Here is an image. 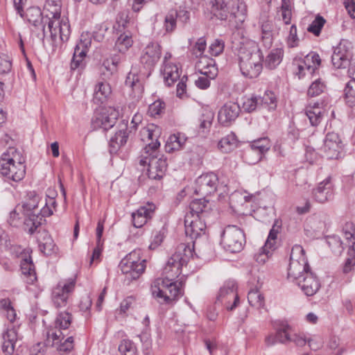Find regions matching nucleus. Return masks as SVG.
Masks as SVG:
<instances>
[{"instance_id": "9d476101", "label": "nucleus", "mask_w": 355, "mask_h": 355, "mask_svg": "<svg viewBox=\"0 0 355 355\" xmlns=\"http://www.w3.org/2000/svg\"><path fill=\"white\" fill-rule=\"evenodd\" d=\"M245 243V235L241 229L236 225L227 226L221 236V243L225 250L232 253L240 252Z\"/></svg>"}, {"instance_id": "473e14b6", "label": "nucleus", "mask_w": 355, "mask_h": 355, "mask_svg": "<svg viewBox=\"0 0 355 355\" xmlns=\"http://www.w3.org/2000/svg\"><path fill=\"white\" fill-rule=\"evenodd\" d=\"M119 59L116 57H112L105 59L101 68V77L103 80H109L113 74L117 71Z\"/></svg>"}, {"instance_id": "dca6fc26", "label": "nucleus", "mask_w": 355, "mask_h": 355, "mask_svg": "<svg viewBox=\"0 0 355 355\" xmlns=\"http://www.w3.org/2000/svg\"><path fill=\"white\" fill-rule=\"evenodd\" d=\"M241 112L240 106L234 102H227L218 111V119L220 124L228 126L239 116Z\"/></svg>"}, {"instance_id": "c03bdc74", "label": "nucleus", "mask_w": 355, "mask_h": 355, "mask_svg": "<svg viewBox=\"0 0 355 355\" xmlns=\"http://www.w3.org/2000/svg\"><path fill=\"white\" fill-rule=\"evenodd\" d=\"M214 118V113L211 110H205L200 119L199 131L202 132H209Z\"/></svg>"}, {"instance_id": "aec40b11", "label": "nucleus", "mask_w": 355, "mask_h": 355, "mask_svg": "<svg viewBox=\"0 0 355 355\" xmlns=\"http://www.w3.org/2000/svg\"><path fill=\"white\" fill-rule=\"evenodd\" d=\"M333 196L334 185L329 177L320 182L317 187L313 190V198L320 203H324L330 200Z\"/></svg>"}, {"instance_id": "c85d7f7f", "label": "nucleus", "mask_w": 355, "mask_h": 355, "mask_svg": "<svg viewBox=\"0 0 355 355\" xmlns=\"http://www.w3.org/2000/svg\"><path fill=\"white\" fill-rule=\"evenodd\" d=\"M291 327L286 324H282L281 327L278 328L275 333L268 334L265 338V343L267 346H272L277 343L284 344L288 342L289 338L288 331Z\"/></svg>"}, {"instance_id": "0e129e2a", "label": "nucleus", "mask_w": 355, "mask_h": 355, "mask_svg": "<svg viewBox=\"0 0 355 355\" xmlns=\"http://www.w3.org/2000/svg\"><path fill=\"white\" fill-rule=\"evenodd\" d=\"M343 232L346 240L351 241L355 239V227L352 223L349 222L345 223L343 227Z\"/></svg>"}, {"instance_id": "864d4df0", "label": "nucleus", "mask_w": 355, "mask_h": 355, "mask_svg": "<svg viewBox=\"0 0 355 355\" xmlns=\"http://www.w3.org/2000/svg\"><path fill=\"white\" fill-rule=\"evenodd\" d=\"M183 252L182 255L179 258V265L186 264L189 259L193 256V246L190 243H180L179 244V252Z\"/></svg>"}, {"instance_id": "ddd939ff", "label": "nucleus", "mask_w": 355, "mask_h": 355, "mask_svg": "<svg viewBox=\"0 0 355 355\" xmlns=\"http://www.w3.org/2000/svg\"><path fill=\"white\" fill-rule=\"evenodd\" d=\"M205 217L203 215L199 216L194 214H186L184 217L185 234L191 239L197 238L202 234H205L206 229Z\"/></svg>"}, {"instance_id": "3c124183", "label": "nucleus", "mask_w": 355, "mask_h": 355, "mask_svg": "<svg viewBox=\"0 0 355 355\" xmlns=\"http://www.w3.org/2000/svg\"><path fill=\"white\" fill-rule=\"evenodd\" d=\"M263 155L250 146L243 155L244 161L249 164H255L262 159Z\"/></svg>"}, {"instance_id": "0eeeda50", "label": "nucleus", "mask_w": 355, "mask_h": 355, "mask_svg": "<svg viewBox=\"0 0 355 355\" xmlns=\"http://www.w3.org/2000/svg\"><path fill=\"white\" fill-rule=\"evenodd\" d=\"M141 250L136 249L127 254L120 262L119 268L129 281L138 279L146 268V259H141Z\"/></svg>"}, {"instance_id": "c756f323", "label": "nucleus", "mask_w": 355, "mask_h": 355, "mask_svg": "<svg viewBox=\"0 0 355 355\" xmlns=\"http://www.w3.org/2000/svg\"><path fill=\"white\" fill-rule=\"evenodd\" d=\"M25 15L27 20L33 26H41L44 36L47 34L49 31L47 29V27H46L45 25H44V23L47 24V22L46 21L45 16L42 17V15H44L43 12H42L39 8H29L28 9L26 10Z\"/></svg>"}, {"instance_id": "9b49d317", "label": "nucleus", "mask_w": 355, "mask_h": 355, "mask_svg": "<svg viewBox=\"0 0 355 355\" xmlns=\"http://www.w3.org/2000/svg\"><path fill=\"white\" fill-rule=\"evenodd\" d=\"M139 163L141 166L148 164V177L152 180H160L164 175L167 164L163 157H157V155L139 157Z\"/></svg>"}, {"instance_id": "7c9ffc66", "label": "nucleus", "mask_w": 355, "mask_h": 355, "mask_svg": "<svg viewBox=\"0 0 355 355\" xmlns=\"http://www.w3.org/2000/svg\"><path fill=\"white\" fill-rule=\"evenodd\" d=\"M90 44L89 41H82L76 44L74 49L73 58L71 62V69L75 70L83 65V61L86 56L88 45Z\"/></svg>"}, {"instance_id": "4468645a", "label": "nucleus", "mask_w": 355, "mask_h": 355, "mask_svg": "<svg viewBox=\"0 0 355 355\" xmlns=\"http://www.w3.org/2000/svg\"><path fill=\"white\" fill-rule=\"evenodd\" d=\"M218 181L217 175L213 173L203 174L196 181L195 192L203 196L211 195L216 191Z\"/></svg>"}, {"instance_id": "6e6552de", "label": "nucleus", "mask_w": 355, "mask_h": 355, "mask_svg": "<svg viewBox=\"0 0 355 355\" xmlns=\"http://www.w3.org/2000/svg\"><path fill=\"white\" fill-rule=\"evenodd\" d=\"M310 270L304 250L300 245H294L291 250L290 257L288 278L293 282H295Z\"/></svg>"}, {"instance_id": "423d86ee", "label": "nucleus", "mask_w": 355, "mask_h": 355, "mask_svg": "<svg viewBox=\"0 0 355 355\" xmlns=\"http://www.w3.org/2000/svg\"><path fill=\"white\" fill-rule=\"evenodd\" d=\"M40 198L34 191L27 193V198L17 208L26 216L24 225L28 233L33 234L41 225V216L38 215Z\"/></svg>"}, {"instance_id": "412c9836", "label": "nucleus", "mask_w": 355, "mask_h": 355, "mask_svg": "<svg viewBox=\"0 0 355 355\" xmlns=\"http://www.w3.org/2000/svg\"><path fill=\"white\" fill-rule=\"evenodd\" d=\"M352 57L345 42H340L334 50L331 55V62L336 69L345 68L349 65Z\"/></svg>"}, {"instance_id": "2f4dec72", "label": "nucleus", "mask_w": 355, "mask_h": 355, "mask_svg": "<svg viewBox=\"0 0 355 355\" xmlns=\"http://www.w3.org/2000/svg\"><path fill=\"white\" fill-rule=\"evenodd\" d=\"M3 343L2 349L6 354H12L18 340V334L15 328H11L3 335Z\"/></svg>"}, {"instance_id": "680f3d73", "label": "nucleus", "mask_w": 355, "mask_h": 355, "mask_svg": "<svg viewBox=\"0 0 355 355\" xmlns=\"http://www.w3.org/2000/svg\"><path fill=\"white\" fill-rule=\"evenodd\" d=\"M324 89V85L319 80H316L309 87L307 94L311 97L316 96L323 92Z\"/></svg>"}, {"instance_id": "f704fd0d", "label": "nucleus", "mask_w": 355, "mask_h": 355, "mask_svg": "<svg viewBox=\"0 0 355 355\" xmlns=\"http://www.w3.org/2000/svg\"><path fill=\"white\" fill-rule=\"evenodd\" d=\"M125 84L132 89L135 97L139 98L143 92V85L136 73L130 71L126 77Z\"/></svg>"}, {"instance_id": "6e6d98bb", "label": "nucleus", "mask_w": 355, "mask_h": 355, "mask_svg": "<svg viewBox=\"0 0 355 355\" xmlns=\"http://www.w3.org/2000/svg\"><path fill=\"white\" fill-rule=\"evenodd\" d=\"M270 141L266 137L252 141L250 146L259 150L262 155L267 152L270 148Z\"/></svg>"}, {"instance_id": "a878e982", "label": "nucleus", "mask_w": 355, "mask_h": 355, "mask_svg": "<svg viewBox=\"0 0 355 355\" xmlns=\"http://www.w3.org/2000/svg\"><path fill=\"white\" fill-rule=\"evenodd\" d=\"M155 209V205L153 203H148L146 206L141 207L136 212L132 213V223L135 227H141L148 218H151L152 214Z\"/></svg>"}, {"instance_id": "a19ab883", "label": "nucleus", "mask_w": 355, "mask_h": 355, "mask_svg": "<svg viewBox=\"0 0 355 355\" xmlns=\"http://www.w3.org/2000/svg\"><path fill=\"white\" fill-rule=\"evenodd\" d=\"M163 77L167 86H171L178 80V66L165 64L162 71Z\"/></svg>"}, {"instance_id": "1a4fd4ad", "label": "nucleus", "mask_w": 355, "mask_h": 355, "mask_svg": "<svg viewBox=\"0 0 355 355\" xmlns=\"http://www.w3.org/2000/svg\"><path fill=\"white\" fill-rule=\"evenodd\" d=\"M123 108L122 107H103L96 113L94 119L92 120V125L94 130L105 132L112 128L122 113Z\"/></svg>"}, {"instance_id": "f8f14e48", "label": "nucleus", "mask_w": 355, "mask_h": 355, "mask_svg": "<svg viewBox=\"0 0 355 355\" xmlns=\"http://www.w3.org/2000/svg\"><path fill=\"white\" fill-rule=\"evenodd\" d=\"M75 286V278H69L58 284L52 291V300L55 307L62 308L67 306V300Z\"/></svg>"}, {"instance_id": "49530a36", "label": "nucleus", "mask_w": 355, "mask_h": 355, "mask_svg": "<svg viewBox=\"0 0 355 355\" xmlns=\"http://www.w3.org/2000/svg\"><path fill=\"white\" fill-rule=\"evenodd\" d=\"M282 53L280 49L272 50L266 57V67L272 69L275 68L282 60Z\"/></svg>"}, {"instance_id": "b1692460", "label": "nucleus", "mask_w": 355, "mask_h": 355, "mask_svg": "<svg viewBox=\"0 0 355 355\" xmlns=\"http://www.w3.org/2000/svg\"><path fill=\"white\" fill-rule=\"evenodd\" d=\"M196 68L200 73L211 79H214L218 73L215 60L207 55L200 56L196 64Z\"/></svg>"}, {"instance_id": "8fccbe9b", "label": "nucleus", "mask_w": 355, "mask_h": 355, "mask_svg": "<svg viewBox=\"0 0 355 355\" xmlns=\"http://www.w3.org/2000/svg\"><path fill=\"white\" fill-rule=\"evenodd\" d=\"M165 110V103L161 100H157L149 105L148 114L153 118H157L162 116Z\"/></svg>"}, {"instance_id": "bf43d9fd", "label": "nucleus", "mask_w": 355, "mask_h": 355, "mask_svg": "<svg viewBox=\"0 0 355 355\" xmlns=\"http://www.w3.org/2000/svg\"><path fill=\"white\" fill-rule=\"evenodd\" d=\"M225 48V42L220 39H216L209 46V51L211 55L218 56L223 53Z\"/></svg>"}, {"instance_id": "4d7b16f0", "label": "nucleus", "mask_w": 355, "mask_h": 355, "mask_svg": "<svg viewBox=\"0 0 355 355\" xmlns=\"http://www.w3.org/2000/svg\"><path fill=\"white\" fill-rule=\"evenodd\" d=\"M325 22V19L322 16L318 15L309 26L307 31L313 33L315 36H318Z\"/></svg>"}, {"instance_id": "58836bf2", "label": "nucleus", "mask_w": 355, "mask_h": 355, "mask_svg": "<svg viewBox=\"0 0 355 355\" xmlns=\"http://www.w3.org/2000/svg\"><path fill=\"white\" fill-rule=\"evenodd\" d=\"M248 300L249 304L257 309L265 308V299L257 288H252L248 292Z\"/></svg>"}, {"instance_id": "c9c22d12", "label": "nucleus", "mask_w": 355, "mask_h": 355, "mask_svg": "<svg viewBox=\"0 0 355 355\" xmlns=\"http://www.w3.org/2000/svg\"><path fill=\"white\" fill-rule=\"evenodd\" d=\"M37 238L40 250L45 254L49 255L54 252L55 244L51 237L45 231L40 232Z\"/></svg>"}, {"instance_id": "ea45409f", "label": "nucleus", "mask_w": 355, "mask_h": 355, "mask_svg": "<svg viewBox=\"0 0 355 355\" xmlns=\"http://www.w3.org/2000/svg\"><path fill=\"white\" fill-rule=\"evenodd\" d=\"M238 142L236 135H227L219 141L218 146L222 152L227 153L237 147Z\"/></svg>"}, {"instance_id": "20e7f679", "label": "nucleus", "mask_w": 355, "mask_h": 355, "mask_svg": "<svg viewBox=\"0 0 355 355\" xmlns=\"http://www.w3.org/2000/svg\"><path fill=\"white\" fill-rule=\"evenodd\" d=\"M71 320L72 316L69 312L60 313L55 320V327L47 332L46 345L55 348L60 354L71 352L73 348V337L69 336L63 340L64 334L62 330L68 329Z\"/></svg>"}, {"instance_id": "6ab92c4d", "label": "nucleus", "mask_w": 355, "mask_h": 355, "mask_svg": "<svg viewBox=\"0 0 355 355\" xmlns=\"http://www.w3.org/2000/svg\"><path fill=\"white\" fill-rule=\"evenodd\" d=\"M342 149V141L338 135H326L322 150L327 159H338Z\"/></svg>"}, {"instance_id": "2eb2a0df", "label": "nucleus", "mask_w": 355, "mask_h": 355, "mask_svg": "<svg viewBox=\"0 0 355 355\" xmlns=\"http://www.w3.org/2000/svg\"><path fill=\"white\" fill-rule=\"evenodd\" d=\"M320 63L321 59L319 55L316 53L311 52L306 55L303 60L297 61V71H296V74L300 78L306 74L313 75L320 65Z\"/></svg>"}, {"instance_id": "052dcab7", "label": "nucleus", "mask_w": 355, "mask_h": 355, "mask_svg": "<svg viewBox=\"0 0 355 355\" xmlns=\"http://www.w3.org/2000/svg\"><path fill=\"white\" fill-rule=\"evenodd\" d=\"M259 106H260V105L257 96L247 98L243 102V108L248 112L254 111Z\"/></svg>"}, {"instance_id": "603ef678", "label": "nucleus", "mask_w": 355, "mask_h": 355, "mask_svg": "<svg viewBox=\"0 0 355 355\" xmlns=\"http://www.w3.org/2000/svg\"><path fill=\"white\" fill-rule=\"evenodd\" d=\"M177 19L178 10L173 9L168 12L164 19V26L166 32H171L175 30Z\"/></svg>"}, {"instance_id": "09e8293b", "label": "nucleus", "mask_w": 355, "mask_h": 355, "mask_svg": "<svg viewBox=\"0 0 355 355\" xmlns=\"http://www.w3.org/2000/svg\"><path fill=\"white\" fill-rule=\"evenodd\" d=\"M345 99L346 103L353 107L355 105V80H349L344 89Z\"/></svg>"}, {"instance_id": "13d9d810", "label": "nucleus", "mask_w": 355, "mask_h": 355, "mask_svg": "<svg viewBox=\"0 0 355 355\" xmlns=\"http://www.w3.org/2000/svg\"><path fill=\"white\" fill-rule=\"evenodd\" d=\"M12 70V60L6 54L0 55V74H8Z\"/></svg>"}, {"instance_id": "4be33fe9", "label": "nucleus", "mask_w": 355, "mask_h": 355, "mask_svg": "<svg viewBox=\"0 0 355 355\" xmlns=\"http://www.w3.org/2000/svg\"><path fill=\"white\" fill-rule=\"evenodd\" d=\"M279 225L274 224L270 230L265 245L261 248V252L255 255V259L259 263H265L270 256V252L268 249H272L275 243V240L279 233Z\"/></svg>"}, {"instance_id": "39448f33", "label": "nucleus", "mask_w": 355, "mask_h": 355, "mask_svg": "<svg viewBox=\"0 0 355 355\" xmlns=\"http://www.w3.org/2000/svg\"><path fill=\"white\" fill-rule=\"evenodd\" d=\"M25 159L14 147H9L0 158V173L14 182L21 180L26 174Z\"/></svg>"}, {"instance_id": "cd10ccee", "label": "nucleus", "mask_w": 355, "mask_h": 355, "mask_svg": "<svg viewBox=\"0 0 355 355\" xmlns=\"http://www.w3.org/2000/svg\"><path fill=\"white\" fill-rule=\"evenodd\" d=\"M112 88L107 82L98 81L94 87L93 101L94 103L103 104L108 101L112 95Z\"/></svg>"}, {"instance_id": "f257e3e1", "label": "nucleus", "mask_w": 355, "mask_h": 355, "mask_svg": "<svg viewBox=\"0 0 355 355\" xmlns=\"http://www.w3.org/2000/svg\"><path fill=\"white\" fill-rule=\"evenodd\" d=\"M163 275V277L157 278L152 283V295L160 302L175 304L178 297V263L175 254L168 259Z\"/></svg>"}, {"instance_id": "bb28decb", "label": "nucleus", "mask_w": 355, "mask_h": 355, "mask_svg": "<svg viewBox=\"0 0 355 355\" xmlns=\"http://www.w3.org/2000/svg\"><path fill=\"white\" fill-rule=\"evenodd\" d=\"M141 141L144 143V148L140 157L152 156L157 154L160 146L158 135H142Z\"/></svg>"}, {"instance_id": "393cba45", "label": "nucleus", "mask_w": 355, "mask_h": 355, "mask_svg": "<svg viewBox=\"0 0 355 355\" xmlns=\"http://www.w3.org/2000/svg\"><path fill=\"white\" fill-rule=\"evenodd\" d=\"M229 0H207V6L210 12L220 20H226L230 14Z\"/></svg>"}, {"instance_id": "69168bd1", "label": "nucleus", "mask_w": 355, "mask_h": 355, "mask_svg": "<svg viewBox=\"0 0 355 355\" xmlns=\"http://www.w3.org/2000/svg\"><path fill=\"white\" fill-rule=\"evenodd\" d=\"M178 147V135H171L168 138L165 150L167 153H173Z\"/></svg>"}, {"instance_id": "5701e85b", "label": "nucleus", "mask_w": 355, "mask_h": 355, "mask_svg": "<svg viewBox=\"0 0 355 355\" xmlns=\"http://www.w3.org/2000/svg\"><path fill=\"white\" fill-rule=\"evenodd\" d=\"M161 55V51L159 44L151 43L144 49L141 56V62L146 68L151 69L159 61Z\"/></svg>"}, {"instance_id": "de8ad7c7", "label": "nucleus", "mask_w": 355, "mask_h": 355, "mask_svg": "<svg viewBox=\"0 0 355 355\" xmlns=\"http://www.w3.org/2000/svg\"><path fill=\"white\" fill-rule=\"evenodd\" d=\"M132 44V40L130 34L123 33L120 35L115 43V47L120 52H125Z\"/></svg>"}, {"instance_id": "79ce46f5", "label": "nucleus", "mask_w": 355, "mask_h": 355, "mask_svg": "<svg viewBox=\"0 0 355 355\" xmlns=\"http://www.w3.org/2000/svg\"><path fill=\"white\" fill-rule=\"evenodd\" d=\"M207 201L203 199H198L193 200L190 204V211L187 214H194L206 217L207 214Z\"/></svg>"}, {"instance_id": "4c0bfd02", "label": "nucleus", "mask_w": 355, "mask_h": 355, "mask_svg": "<svg viewBox=\"0 0 355 355\" xmlns=\"http://www.w3.org/2000/svg\"><path fill=\"white\" fill-rule=\"evenodd\" d=\"M322 110L319 103H314L313 105L310 104L306 108V116L309 118L313 126L317 125L320 122L322 119Z\"/></svg>"}, {"instance_id": "5fc2aeb1", "label": "nucleus", "mask_w": 355, "mask_h": 355, "mask_svg": "<svg viewBox=\"0 0 355 355\" xmlns=\"http://www.w3.org/2000/svg\"><path fill=\"white\" fill-rule=\"evenodd\" d=\"M119 351L123 355H136L137 350L134 343L128 339H124L119 346Z\"/></svg>"}, {"instance_id": "f03ea898", "label": "nucleus", "mask_w": 355, "mask_h": 355, "mask_svg": "<svg viewBox=\"0 0 355 355\" xmlns=\"http://www.w3.org/2000/svg\"><path fill=\"white\" fill-rule=\"evenodd\" d=\"M235 49L242 74L250 78H257L262 71L263 58L257 44L253 41L243 40Z\"/></svg>"}, {"instance_id": "e433bc0d", "label": "nucleus", "mask_w": 355, "mask_h": 355, "mask_svg": "<svg viewBox=\"0 0 355 355\" xmlns=\"http://www.w3.org/2000/svg\"><path fill=\"white\" fill-rule=\"evenodd\" d=\"M261 38L265 46L270 47L272 44L275 26L272 21L266 19L261 23Z\"/></svg>"}, {"instance_id": "a18cd8bd", "label": "nucleus", "mask_w": 355, "mask_h": 355, "mask_svg": "<svg viewBox=\"0 0 355 355\" xmlns=\"http://www.w3.org/2000/svg\"><path fill=\"white\" fill-rule=\"evenodd\" d=\"M260 106H264L268 110H275L277 107V99L272 92L267 91L263 96H257Z\"/></svg>"}, {"instance_id": "e2e57ef3", "label": "nucleus", "mask_w": 355, "mask_h": 355, "mask_svg": "<svg viewBox=\"0 0 355 355\" xmlns=\"http://www.w3.org/2000/svg\"><path fill=\"white\" fill-rule=\"evenodd\" d=\"M288 341L293 342L298 347L304 346L308 343V340L303 334H294L293 335L289 334Z\"/></svg>"}, {"instance_id": "37998d69", "label": "nucleus", "mask_w": 355, "mask_h": 355, "mask_svg": "<svg viewBox=\"0 0 355 355\" xmlns=\"http://www.w3.org/2000/svg\"><path fill=\"white\" fill-rule=\"evenodd\" d=\"M127 140L128 135H113L109 139L110 153H116L122 146L126 144Z\"/></svg>"}, {"instance_id": "338daca9", "label": "nucleus", "mask_w": 355, "mask_h": 355, "mask_svg": "<svg viewBox=\"0 0 355 355\" xmlns=\"http://www.w3.org/2000/svg\"><path fill=\"white\" fill-rule=\"evenodd\" d=\"M42 208L39 207V213L38 215L41 216V222L43 220L44 217L50 216L53 214V210L48 205V202H41Z\"/></svg>"}, {"instance_id": "72a5a7b5", "label": "nucleus", "mask_w": 355, "mask_h": 355, "mask_svg": "<svg viewBox=\"0 0 355 355\" xmlns=\"http://www.w3.org/2000/svg\"><path fill=\"white\" fill-rule=\"evenodd\" d=\"M20 266L22 274L26 277V282L33 284L37 280V276L31 257L28 255L23 258Z\"/></svg>"}, {"instance_id": "774afa93", "label": "nucleus", "mask_w": 355, "mask_h": 355, "mask_svg": "<svg viewBox=\"0 0 355 355\" xmlns=\"http://www.w3.org/2000/svg\"><path fill=\"white\" fill-rule=\"evenodd\" d=\"M345 6L352 19H355V0H344Z\"/></svg>"}, {"instance_id": "f3484780", "label": "nucleus", "mask_w": 355, "mask_h": 355, "mask_svg": "<svg viewBox=\"0 0 355 355\" xmlns=\"http://www.w3.org/2000/svg\"><path fill=\"white\" fill-rule=\"evenodd\" d=\"M296 284L307 296H313L320 288V283L317 276L311 270L302 277L295 281Z\"/></svg>"}, {"instance_id": "7ed1b4c3", "label": "nucleus", "mask_w": 355, "mask_h": 355, "mask_svg": "<svg viewBox=\"0 0 355 355\" xmlns=\"http://www.w3.org/2000/svg\"><path fill=\"white\" fill-rule=\"evenodd\" d=\"M61 0H46L43 14L47 22V29L53 42L59 38L62 42L67 41L70 35V25L67 18L60 19Z\"/></svg>"}, {"instance_id": "a211bd4d", "label": "nucleus", "mask_w": 355, "mask_h": 355, "mask_svg": "<svg viewBox=\"0 0 355 355\" xmlns=\"http://www.w3.org/2000/svg\"><path fill=\"white\" fill-rule=\"evenodd\" d=\"M218 300H219L227 310H234L239 302V297L235 285L232 284L231 286L222 288L220 291Z\"/></svg>"}]
</instances>
